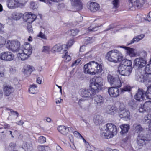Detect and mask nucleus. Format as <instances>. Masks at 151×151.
<instances>
[{
    "label": "nucleus",
    "mask_w": 151,
    "mask_h": 151,
    "mask_svg": "<svg viewBox=\"0 0 151 151\" xmlns=\"http://www.w3.org/2000/svg\"><path fill=\"white\" fill-rule=\"evenodd\" d=\"M89 89L82 88L81 89V95L83 97L93 98L94 103L98 106H100L104 103V98L101 95H96L102 88L103 86V80L101 77H94L90 80Z\"/></svg>",
    "instance_id": "1"
},
{
    "label": "nucleus",
    "mask_w": 151,
    "mask_h": 151,
    "mask_svg": "<svg viewBox=\"0 0 151 151\" xmlns=\"http://www.w3.org/2000/svg\"><path fill=\"white\" fill-rule=\"evenodd\" d=\"M102 70V65L93 61L89 62L84 66V71L86 73L94 75L101 72Z\"/></svg>",
    "instance_id": "2"
},
{
    "label": "nucleus",
    "mask_w": 151,
    "mask_h": 151,
    "mask_svg": "<svg viewBox=\"0 0 151 151\" xmlns=\"http://www.w3.org/2000/svg\"><path fill=\"white\" fill-rule=\"evenodd\" d=\"M132 63L131 60H124L119 65L118 71L122 76H129L132 73Z\"/></svg>",
    "instance_id": "3"
},
{
    "label": "nucleus",
    "mask_w": 151,
    "mask_h": 151,
    "mask_svg": "<svg viewBox=\"0 0 151 151\" xmlns=\"http://www.w3.org/2000/svg\"><path fill=\"white\" fill-rule=\"evenodd\" d=\"M23 49L22 52L19 53L17 54V56L19 60L22 61L26 60L31 55L32 48L31 45L27 42L25 43L23 45Z\"/></svg>",
    "instance_id": "4"
},
{
    "label": "nucleus",
    "mask_w": 151,
    "mask_h": 151,
    "mask_svg": "<svg viewBox=\"0 0 151 151\" xmlns=\"http://www.w3.org/2000/svg\"><path fill=\"white\" fill-rule=\"evenodd\" d=\"M6 46L7 48L12 52H17L20 49V44L17 40H8Z\"/></svg>",
    "instance_id": "5"
},
{
    "label": "nucleus",
    "mask_w": 151,
    "mask_h": 151,
    "mask_svg": "<svg viewBox=\"0 0 151 151\" xmlns=\"http://www.w3.org/2000/svg\"><path fill=\"white\" fill-rule=\"evenodd\" d=\"M119 115L121 118H123L125 121H128L130 119V115L129 111L125 108L123 105L120 106Z\"/></svg>",
    "instance_id": "6"
},
{
    "label": "nucleus",
    "mask_w": 151,
    "mask_h": 151,
    "mask_svg": "<svg viewBox=\"0 0 151 151\" xmlns=\"http://www.w3.org/2000/svg\"><path fill=\"white\" fill-rule=\"evenodd\" d=\"M74 42V41L73 39H70L68 40L66 45L63 44L66 46V47H65L66 49L65 50L66 52H65V54L62 55V58L64 59L66 62H69L71 59V57L70 55H68L67 50L73 44Z\"/></svg>",
    "instance_id": "7"
},
{
    "label": "nucleus",
    "mask_w": 151,
    "mask_h": 151,
    "mask_svg": "<svg viewBox=\"0 0 151 151\" xmlns=\"http://www.w3.org/2000/svg\"><path fill=\"white\" fill-rule=\"evenodd\" d=\"M14 58V55L9 51L4 52L0 54V59L5 61H10L13 60Z\"/></svg>",
    "instance_id": "8"
},
{
    "label": "nucleus",
    "mask_w": 151,
    "mask_h": 151,
    "mask_svg": "<svg viewBox=\"0 0 151 151\" xmlns=\"http://www.w3.org/2000/svg\"><path fill=\"white\" fill-rule=\"evenodd\" d=\"M147 63V60L145 58L142 57H139L136 58L134 63V66L138 68V69H141L144 67Z\"/></svg>",
    "instance_id": "9"
},
{
    "label": "nucleus",
    "mask_w": 151,
    "mask_h": 151,
    "mask_svg": "<svg viewBox=\"0 0 151 151\" xmlns=\"http://www.w3.org/2000/svg\"><path fill=\"white\" fill-rule=\"evenodd\" d=\"M121 85V79L119 76L114 78V97H117L119 95V92L118 88L120 87Z\"/></svg>",
    "instance_id": "10"
},
{
    "label": "nucleus",
    "mask_w": 151,
    "mask_h": 151,
    "mask_svg": "<svg viewBox=\"0 0 151 151\" xmlns=\"http://www.w3.org/2000/svg\"><path fill=\"white\" fill-rule=\"evenodd\" d=\"M97 20L95 19L87 28V31L88 32L97 31L103 26V24L100 23L99 21H97Z\"/></svg>",
    "instance_id": "11"
},
{
    "label": "nucleus",
    "mask_w": 151,
    "mask_h": 151,
    "mask_svg": "<svg viewBox=\"0 0 151 151\" xmlns=\"http://www.w3.org/2000/svg\"><path fill=\"white\" fill-rule=\"evenodd\" d=\"M66 46L63 44L61 45L60 43H58L55 45L52 48L51 51L52 52L55 53L56 52H62L63 53H65L66 49L65 47Z\"/></svg>",
    "instance_id": "12"
},
{
    "label": "nucleus",
    "mask_w": 151,
    "mask_h": 151,
    "mask_svg": "<svg viewBox=\"0 0 151 151\" xmlns=\"http://www.w3.org/2000/svg\"><path fill=\"white\" fill-rule=\"evenodd\" d=\"M139 111L141 113L151 112V101L146 102L144 104L141 105L139 109Z\"/></svg>",
    "instance_id": "13"
},
{
    "label": "nucleus",
    "mask_w": 151,
    "mask_h": 151,
    "mask_svg": "<svg viewBox=\"0 0 151 151\" xmlns=\"http://www.w3.org/2000/svg\"><path fill=\"white\" fill-rule=\"evenodd\" d=\"M3 89L4 95L6 96L10 95L14 91L13 87L9 85H4L3 86Z\"/></svg>",
    "instance_id": "14"
},
{
    "label": "nucleus",
    "mask_w": 151,
    "mask_h": 151,
    "mask_svg": "<svg viewBox=\"0 0 151 151\" xmlns=\"http://www.w3.org/2000/svg\"><path fill=\"white\" fill-rule=\"evenodd\" d=\"M141 69H138L136 70L135 73V78L138 81L141 82L145 81L146 79L145 77L147 76L146 73L143 75L141 73Z\"/></svg>",
    "instance_id": "15"
},
{
    "label": "nucleus",
    "mask_w": 151,
    "mask_h": 151,
    "mask_svg": "<svg viewBox=\"0 0 151 151\" xmlns=\"http://www.w3.org/2000/svg\"><path fill=\"white\" fill-rule=\"evenodd\" d=\"M120 47L124 49L126 54L130 57H132L136 56L137 53L135 52V49L124 46H121Z\"/></svg>",
    "instance_id": "16"
},
{
    "label": "nucleus",
    "mask_w": 151,
    "mask_h": 151,
    "mask_svg": "<svg viewBox=\"0 0 151 151\" xmlns=\"http://www.w3.org/2000/svg\"><path fill=\"white\" fill-rule=\"evenodd\" d=\"M87 7L91 12H95L98 11L100 9L99 4L96 2H91L88 5Z\"/></svg>",
    "instance_id": "17"
},
{
    "label": "nucleus",
    "mask_w": 151,
    "mask_h": 151,
    "mask_svg": "<svg viewBox=\"0 0 151 151\" xmlns=\"http://www.w3.org/2000/svg\"><path fill=\"white\" fill-rule=\"evenodd\" d=\"M17 0H9L8 4V6L10 9H14L17 7H21L24 6L22 3H19Z\"/></svg>",
    "instance_id": "18"
},
{
    "label": "nucleus",
    "mask_w": 151,
    "mask_h": 151,
    "mask_svg": "<svg viewBox=\"0 0 151 151\" xmlns=\"http://www.w3.org/2000/svg\"><path fill=\"white\" fill-rule=\"evenodd\" d=\"M145 96V91L142 89H139L134 98L137 101H141L143 100Z\"/></svg>",
    "instance_id": "19"
},
{
    "label": "nucleus",
    "mask_w": 151,
    "mask_h": 151,
    "mask_svg": "<svg viewBox=\"0 0 151 151\" xmlns=\"http://www.w3.org/2000/svg\"><path fill=\"white\" fill-rule=\"evenodd\" d=\"M71 4L77 11L82 9L83 5L80 0H70Z\"/></svg>",
    "instance_id": "20"
},
{
    "label": "nucleus",
    "mask_w": 151,
    "mask_h": 151,
    "mask_svg": "<svg viewBox=\"0 0 151 151\" xmlns=\"http://www.w3.org/2000/svg\"><path fill=\"white\" fill-rule=\"evenodd\" d=\"M145 137L144 134H139L137 138V141L138 144L140 146H143L145 144Z\"/></svg>",
    "instance_id": "21"
},
{
    "label": "nucleus",
    "mask_w": 151,
    "mask_h": 151,
    "mask_svg": "<svg viewBox=\"0 0 151 151\" xmlns=\"http://www.w3.org/2000/svg\"><path fill=\"white\" fill-rule=\"evenodd\" d=\"M145 37V34H141L134 37V38L130 41L129 43L127 44V45L128 46L132 44L135 42H138Z\"/></svg>",
    "instance_id": "22"
},
{
    "label": "nucleus",
    "mask_w": 151,
    "mask_h": 151,
    "mask_svg": "<svg viewBox=\"0 0 151 151\" xmlns=\"http://www.w3.org/2000/svg\"><path fill=\"white\" fill-rule=\"evenodd\" d=\"M8 134L11 135L12 137H14V136L12 134V132L8 130L5 128H0V135L3 137H5Z\"/></svg>",
    "instance_id": "23"
},
{
    "label": "nucleus",
    "mask_w": 151,
    "mask_h": 151,
    "mask_svg": "<svg viewBox=\"0 0 151 151\" xmlns=\"http://www.w3.org/2000/svg\"><path fill=\"white\" fill-rule=\"evenodd\" d=\"M114 53H116L115 54V57H116L117 60H114V62H116L118 61L122 62L124 60H127V59H125L122 55L121 53H119L117 50H114Z\"/></svg>",
    "instance_id": "24"
},
{
    "label": "nucleus",
    "mask_w": 151,
    "mask_h": 151,
    "mask_svg": "<svg viewBox=\"0 0 151 151\" xmlns=\"http://www.w3.org/2000/svg\"><path fill=\"white\" fill-rule=\"evenodd\" d=\"M101 134L102 137L107 139L112 138L113 136V133L109 132L106 130L104 132H101Z\"/></svg>",
    "instance_id": "25"
},
{
    "label": "nucleus",
    "mask_w": 151,
    "mask_h": 151,
    "mask_svg": "<svg viewBox=\"0 0 151 151\" xmlns=\"http://www.w3.org/2000/svg\"><path fill=\"white\" fill-rule=\"evenodd\" d=\"M121 129L120 133L122 135L127 133L129 129V126L127 124H123L120 126Z\"/></svg>",
    "instance_id": "26"
},
{
    "label": "nucleus",
    "mask_w": 151,
    "mask_h": 151,
    "mask_svg": "<svg viewBox=\"0 0 151 151\" xmlns=\"http://www.w3.org/2000/svg\"><path fill=\"white\" fill-rule=\"evenodd\" d=\"M58 131L61 134L64 135L68 134L67 127L64 125H60L58 128Z\"/></svg>",
    "instance_id": "27"
},
{
    "label": "nucleus",
    "mask_w": 151,
    "mask_h": 151,
    "mask_svg": "<svg viewBox=\"0 0 151 151\" xmlns=\"http://www.w3.org/2000/svg\"><path fill=\"white\" fill-rule=\"evenodd\" d=\"M33 71V68L29 65H26L24 67L23 73L24 74L30 75Z\"/></svg>",
    "instance_id": "28"
},
{
    "label": "nucleus",
    "mask_w": 151,
    "mask_h": 151,
    "mask_svg": "<svg viewBox=\"0 0 151 151\" xmlns=\"http://www.w3.org/2000/svg\"><path fill=\"white\" fill-rule=\"evenodd\" d=\"M143 122L145 124H149L150 129L151 128V114H148L145 116L143 120Z\"/></svg>",
    "instance_id": "29"
},
{
    "label": "nucleus",
    "mask_w": 151,
    "mask_h": 151,
    "mask_svg": "<svg viewBox=\"0 0 151 151\" xmlns=\"http://www.w3.org/2000/svg\"><path fill=\"white\" fill-rule=\"evenodd\" d=\"M79 30L77 29H72L68 30L66 33L67 34L72 36H75L77 35Z\"/></svg>",
    "instance_id": "30"
},
{
    "label": "nucleus",
    "mask_w": 151,
    "mask_h": 151,
    "mask_svg": "<svg viewBox=\"0 0 151 151\" xmlns=\"http://www.w3.org/2000/svg\"><path fill=\"white\" fill-rule=\"evenodd\" d=\"M29 91L31 94H35L38 92L37 86L36 85L33 84L31 85L29 89Z\"/></svg>",
    "instance_id": "31"
},
{
    "label": "nucleus",
    "mask_w": 151,
    "mask_h": 151,
    "mask_svg": "<svg viewBox=\"0 0 151 151\" xmlns=\"http://www.w3.org/2000/svg\"><path fill=\"white\" fill-rule=\"evenodd\" d=\"M135 125H134V127H135V132L138 133L139 134H143V131L144 129L141 127V125L139 124L137 125L136 126H135Z\"/></svg>",
    "instance_id": "32"
},
{
    "label": "nucleus",
    "mask_w": 151,
    "mask_h": 151,
    "mask_svg": "<svg viewBox=\"0 0 151 151\" xmlns=\"http://www.w3.org/2000/svg\"><path fill=\"white\" fill-rule=\"evenodd\" d=\"M113 52V50L109 51L106 54V58L109 61L111 62H113V56L112 55Z\"/></svg>",
    "instance_id": "33"
},
{
    "label": "nucleus",
    "mask_w": 151,
    "mask_h": 151,
    "mask_svg": "<svg viewBox=\"0 0 151 151\" xmlns=\"http://www.w3.org/2000/svg\"><path fill=\"white\" fill-rule=\"evenodd\" d=\"M22 17V14L19 12H13L12 14V19H20Z\"/></svg>",
    "instance_id": "34"
},
{
    "label": "nucleus",
    "mask_w": 151,
    "mask_h": 151,
    "mask_svg": "<svg viewBox=\"0 0 151 151\" xmlns=\"http://www.w3.org/2000/svg\"><path fill=\"white\" fill-rule=\"evenodd\" d=\"M145 1V0H136L134 2V5L137 7H141Z\"/></svg>",
    "instance_id": "35"
},
{
    "label": "nucleus",
    "mask_w": 151,
    "mask_h": 151,
    "mask_svg": "<svg viewBox=\"0 0 151 151\" xmlns=\"http://www.w3.org/2000/svg\"><path fill=\"white\" fill-rule=\"evenodd\" d=\"M35 20L36 19H33L31 22H29L27 23V30L28 32L29 33H33V30L32 24Z\"/></svg>",
    "instance_id": "36"
},
{
    "label": "nucleus",
    "mask_w": 151,
    "mask_h": 151,
    "mask_svg": "<svg viewBox=\"0 0 151 151\" xmlns=\"http://www.w3.org/2000/svg\"><path fill=\"white\" fill-rule=\"evenodd\" d=\"M106 130L111 133H113V124L112 123H108L106 124Z\"/></svg>",
    "instance_id": "37"
},
{
    "label": "nucleus",
    "mask_w": 151,
    "mask_h": 151,
    "mask_svg": "<svg viewBox=\"0 0 151 151\" xmlns=\"http://www.w3.org/2000/svg\"><path fill=\"white\" fill-rule=\"evenodd\" d=\"M6 43V39L4 37L0 36V49L4 46Z\"/></svg>",
    "instance_id": "38"
},
{
    "label": "nucleus",
    "mask_w": 151,
    "mask_h": 151,
    "mask_svg": "<svg viewBox=\"0 0 151 151\" xmlns=\"http://www.w3.org/2000/svg\"><path fill=\"white\" fill-rule=\"evenodd\" d=\"M131 89V87L129 85H126L123 88L121 89V91L122 92H124L126 91H129Z\"/></svg>",
    "instance_id": "39"
},
{
    "label": "nucleus",
    "mask_w": 151,
    "mask_h": 151,
    "mask_svg": "<svg viewBox=\"0 0 151 151\" xmlns=\"http://www.w3.org/2000/svg\"><path fill=\"white\" fill-rule=\"evenodd\" d=\"M101 119V117L99 115H96L94 117V121L95 123H100Z\"/></svg>",
    "instance_id": "40"
},
{
    "label": "nucleus",
    "mask_w": 151,
    "mask_h": 151,
    "mask_svg": "<svg viewBox=\"0 0 151 151\" xmlns=\"http://www.w3.org/2000/svg\"><path fill=\"white\" fill-rule=\"evenodd\" d=\"M42 52L49 54L50 52V47L48 46H44L42 51Z\"/></svg>",
    "instance_id": "41"
},
{
    "label": "nucleus",
    "mask_w": 151,
    "mask_h": 151,
    "mask_svg": "<svg viewBox=\"0 0 151 151\" xmlns=\"http://www.w3.org/2000/svg\"><path fill=\"white\" fill-rule=\"evenodd\" d=\"M145 95L147 98L151 99V86L148 88Z\"/></svg>",
    "instance_id": "42"
},
{
    "label": "nucleus",
    "mask_w": 151,
    "mask_h": 151,
    "mask_svg": "<svg viewBox=\"0 0 151 151\" xmlns=\"http://www.w3.org/2000/svg\"><path fill=\"white\" fill-rule=\"evenodd\" d=\"M108 82L111 85L113 84V77L110 74H108L107 76Z\"/></svg>",
    "instance_id": "43"
},
{
    "label": "nucleus",
    "mask_w": 151,
    "mask_h": 151,
    "mask_svg": "<svg viewBox=\"0 0 151 151\" xmlns=\"http://www.w3.org/2000/svg\"><path fill=\"white\" fill-rule=\"evenodd\" d=\"M38 141L41 143H44L46 142V138L43 136H40L39 138Z\"/></svg>",
    "instance_id": "44"
},
{
    "label": "nucleus",
    "mask_w": 151,
    "mask_h": 151,
    "mask_svg": "<svg viewBox=\"0 0 151 151\" xmlns=\"http://www.w3.org/2000/svg\"><path fill=\"white\" fill-rule=\"evenodd\" d=\"M5 70L4 68L0 66V78H3L5 76Z\"/></svg>",
    "instance_id": "45"
},
{
    "label": "nucleus",
    "mask_w": 151,
    "mask_h": 151,
    "mask_svg": "<svg viewBox=\"0 0 151 151\" xmlns=\"http://www.w3.org/2000/svg\"><path fill=\"white\" fill-rule=\"evenodd\" d=\"M37 36L42 39L44 40L47 39V37L45 35V34L43 33L42 32L40 31Z\"/></svg>",
    "instance_id": "46"
},
{
    "label": "nucleus",
    "mask_w": 151,
    "mask_h": 151,
    "mask_svg": "<svg viewBox=\"0 0 151 151\" xmlns=\"http://www.w3.org/2000/svg\"><path fill=\"white\" fill-rule=\"evenodd\" d=\"M146 15L145 14H138L136 16L137 19H146Z\"/></svg>",
    "instance_id": "47"
},
{
    "label": "nucleus",
    "mask_w": 151,
    "mask_h": 151,
    "mask_svg": "<svg viewBox=\"0 0 151 151\" xmlns=\"http://www.w3.org/2000/svg\"><path fill=\"white\" fill-rule=\"evenodd\" d=\"M119 0H114V8L117 9L119 6Z\"/></svg>",
    "instance_id": "48"
},
{
    "label": "nucleus",
    "mask_w": 151,
    "mask_h": 151,
    "mask_svg": "<svg viewBox=\"0 0 151 151\" xmlns=\"http://www.w3.org/2000/svg\"><path fill=\"white\" fill-rule=\"evenodd\" d=\"M26 145L27 150H31L32 148V145L31 143L26 142Z\"/></svg>",
    "instance_id": "49"
},
{
    "label": "nucleus",
    "mask_w": 151,
    "mask_h": 151,
    "mask_svg": "<svg viewBox=\"0 0 151 151\" xmlns=\"http://www.w3.org/2000/svg\"><path fill=\"white\" fill-rule=\"evenodd\" d=\"M108 92L110 96L113 97V87H111L108 89Z\"/></svg>",
    "instance_id": "50"
},
{
    "label": "nucleus",
    "mask_w": 151,
    "mask_h": 151,
    "mask_svg": "<svg viewBox=\"0 0 151 151\" xmlns=\"http://www.w3.org/2000/svg\"><path fill=\"white\" fill-rule=\"evenodd\" d=\"M29 19H36L37 17L35 14H32L31 12H29Z\"/></svg>",
    "instance_id": "51"
},
{
    "label": "nucleus",
    "mask_w": 151,
    "mask_h": 151,
    "mask_svg": "<svg viewBox=\"0 0 151 151\" xmlns=\"http://www.w3.org/2000/svg\"><path fill=\"white\" fill-rule=\"evenodd\" d=\"M81 61L80 59H78L76 60L75 61L73 62L71 66L73 67L78 65Z\"/></svg>",
    "instance_id": "52"
},
{
    "label": "nucleus",
    "mask_w": 151,
    "mask_h": 151,
    "mask_svg": "<svg viewBox=\"0 0 151 151\" xmlns=\"http://www.w3.org/2000/svg\"><path fill=\"white\" fill-rule=\"evenodd\" d=\"M108 109L107 110V113L109 114H112L113 112V106H112L111 108L108 106Z\"/></svg>",
    "instance_id": "53"
},
{
    "label": "nucleus",
    "mask_w": 151,
    "mask_h": 151,
    "mask_svg": "<svg viewBox=\"0 0 151 151\" xmlns=\"http://www.w3.org/2000/svg\"><path fill=\"white\" fill-rule=\"evenodd\" d=\"M147 53L146 51L144 50L142 51L140 53V57H142L145 58L147 56Z\"/></svg>",
    "instance_id": "54"
},
{
    "label": "nucleus",
    "mask_w": 151,
    "mask_h": 151,
    "mask_svg": "<svg viewBox=\"0 0 151 151\" xmlns=\"http://www.w3.org/2000/svg\"><path fill=\"white\" fill-rule=\"evenodd\" d=\"M147 75L145 77V78L146 79L145 81H147L148 82H151V74H146Z\"/></svg>",
    "instance_id": "55"
},
{
    "label": "nucleus",
    "mask_w": 151,
    "mask_h": 151,
    "mask_svg": "<svg viewBox=\"0 0 151 151\" xmlns=\"http://www.w3.org/2000/svg\"><path fill=\"white\" fill-rule=\"evenodd\" d=\"M29 12H25L24 14H22V18L23 19H29Z\"/></svg>",
    "instance_id": "56"
},
{
    "label": "nucleus",
    "mask_w": 151,
    "mask_h": 151,
    "mask_svg": "<svg viewBox=\"0 0 151 151\" xmlns=\"http://www.w3.org/2000/svg\"><path fill=\"white\" fill-rule=\"evenodd\" d=\"M16 146L15 143L11 142L9 144V146L11 149H14L16 147Z\"/></svg>",
    "instance_id": "57"
},
{
    "label": "nucleus",
    "mask_w": 151,
    "mask_h": 151,
    "mask_svg": "<svg viewBox=\"0 0 151 151\" xmlns=\"http://www.w3.org/2000/svg\"><path fill=\"white\" fill-rule=\"evenodd\" d=\"M92 38L88 37L87 39H85V42L86 44L92 43Z\"/></svg>",
    "instance_id": "58"
},
{
    "label": "nucleus",
    "mask_w": 151,
    "mask_h": 151,
    "mask_svg": "<svg viewBox=\"0 0 151 151\" xmlns=\"http://www.w3.org/2000/svg\"><path fill=\"white\" fill-rule=\"evenodd\" d=\"M145 137L146 141L151 140V133L149 134H147L146 136Z\"/></svg>",
    "instance_id": "59"
},
{
    "label": "nucleus",
    "mask_w": 151,
    "mask_h": 151,
    "mask_svg": "<svg viewBox=\"0 0 151 151\" xmlns=\"http://www.w3.org/2000/svg\"><path fill=\"white\" fill-rule=\"evenodd\" d=\"M4 25L0 23V33H3L4 31L3 30V29L4 28Z\"/></svg>",
    "instance_id": "60"
},
{
    "label": "nucleus",
    "mask_w": 151,
    "mask_h": 151,
    "mask_svg": "<svg viewBox=\"0 0 151 151\" xmlns=\"http://www.w3.org/2000/svg\"><path fill=\"white\" fill-rule=\"evenodd\" d=\"M67 130L68 131V134L69 132H73L74 131V129L72 127H67Z\"/></svg>",
    "instance_id": "61"
},
{
    "label": "nucleus",
    "mask_w": 151,
    "mask_h": 151,
    "mask_svg": "<svg viewBox=\"0 0 151 151\" xmlns=\"http://www.w3.org/2000/svg\"><path fill=\"white\" fill-rule=\"evenodd\" d=\"M45 147L44 146L40 145L38 147V148L39 151H44Z\"/></svg>",
    "instance_id": "62"
},
{
    "label": "nucleus",
    "mask_w": 151,
    "mask_h": 151,
    "mask_svg": "<svg viewBox=\"0 0 151 151\" xmlns=\"http://www.w3.org/2000/svg\"><path fill=\"white\" fill-rule=\"evenodd\" d=\"M36 82L37 83L39 84H41L42 82L41 79L39 77H37V78Z\"/></svg>",
    "instance_id": "63"
},
{
    "label": "nucleus",
    "mask_w": 151,
    "mask_h": 151,
    "mask_svg": "<svg viewBox=\"0 0 151 151\" xmlns=\"http://www.w3.org/2000/svg\"><path fill=\"white\" fill-rule=\"evenodd\" d=\"M56 150L57 151H63L62 149L58 145L56 146Z\"/></svg>",
    "instance_id": "64"
}]
</instances>
